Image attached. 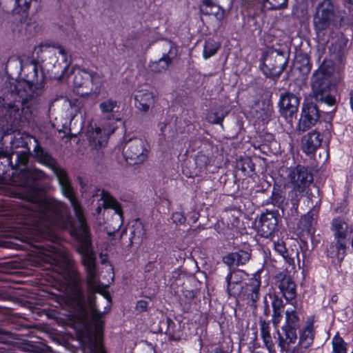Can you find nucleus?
<instances>
[{"mask_svg": "<svg viewBox=\"0 0 353 353\" xmlns=\"http://www.w3.org/2000/svg\"><path fill=\"white\" fill-rule=\"evenodd\" d=\"M34 141V158L56 175L63 195L68 199L73 208L77 226L73 225L68 206L64 203L46 197L43 194L37 181L45 179L47 175L37 168H28L30 151L27 148L12 152L0 150V158H6V163L16 170V173L19 172L14 181L20 187L16 194L22 200L21 206L3 215L1 222L8 228L16 230L22 241L41 248H45L34 243L43 241L58 243L60 238L57 230H68L79 241L77 251L87 273L88 288L93 292H99L101 288L96 274V256L83 210L65 170L59 166L56 159L39 144L36 139Z\"/></svg>", "mask_w": 353, "mask_h": 353, "instance_id": "1", "label": "nucleus"}, {"mask_svg": "<svg viewBox=\"0 0 353 353\" xmlns=\"http://www.w3.org/2000/svg\"><path fill=\"white\" fill-rule=\"evenodd\" d=\"M23 81L6 80L0 90V121L2 137L17 130L30 119L33 110L40 103L43 91L44 77L39 73L37 59L25 61L21 59Z\"/></svg>", "mask_w": 353, "mask_h": 353, "instance_id": "2", "label": "nucleus"}, {"mask_svg": "<svg viewBox=\"0 0 353 353\" xmlns=\"http://www.w3.org/2000/svg\"><path fill=\"white\" fill-rule=\"evenodd\" d=\"M119 108L117 100L107 99L102 101L99 103V109L103 116L108 121V123L103 125V133L99 127L87 132L90 145L93 150H96L99 159L103 157L104 152L102 149L107 143L108 137L114 133L117 128L116 123L120 121V118L115 115V112Z\"/></svg>", "mask_w": 353, "mask_h": 353, "instance_id": "3", "label": "nucleus"}, {"mask_svg": "<svg viewBox=\"0 0 353 353\" xmlns=\"http://www.w3.org/2000/svg\"><path fill=\"white\" fill-rule=\"evenodd\" d=\"M245 274L241 270L230 272L225 278L227 292L230 296H242L250 306L256 307V303L259 299L261 286L260 276H254L244 285Z\"/></svg>", "mask_w": 353, "mask_h": 353, "instance_id": "4", "label": "nucleus"}, {"mask_svg": "<svg viewBox=\"0 0 353 353\" xmlns=\"http://www.w3.org/2000/svg\"><path fill=\"white\" fill-rule=\"evenodd\" d=\"M333 68L323 63L315 71L311 78L312 96L316 101L328 106L336 103V88L330 79Z\"/></svg>", "mask_w": 353, "mask_h": 353, "instance_id": "5", "label": "nucleus"}, {"mask_svg": "<svg viewBox=\"0 0 353 353\" xmlns=\"http://www.w3.org/2000/svg\"><path fill=\"white\" fill-rule=\"evenodd\" d=\"M54 48L57 49L59 54L62 56L63 61L65 63L63 70H66L69 67L70 61L68 59L64 48L59 45L50 46L48 44H40L34 48L33 55H36V59H37V61L39 62L40 67L42 69L50 71L56 67L55 64L57 62Z\"/></svg>", "mask_w": 353, "mask_h": 353, "instance_id": "6", "label": "nucleus"}, {"mask_svg": "<svg viewBox=\"0 0 353 353\" xmlns=\"http://www.w3.org/2000/svg\"><path fill=\"white\" fill-rule=\"evenodd\" d=\"M63 296L65 302L72 306L78 307L82 312L83 318H86L87 312L85 308V298L80 285L79 275L72 272L70 279L63 287Z\"/></svg>", "mask_w": 353, "mask_h": 353, "instance_id": "7", "label": "nucleus"}, {"mask_svg": "<svg viewBox=\"0 0 353 353\" xmlns=\"http://www.w3.org/2000/svg\"><path fill=\"white\" fill-rule=\"evenodd\" d=\"M128 148L125 152L126 160L130 164L143 163L148 157V143L142 139L135 138L127 143Z\"/></svg>", "mask_w": 353, "mask_h": 353, "instance_id": "8", "label": "nucleus"}, {"mask_svg": "<svg viewBox=\"0 0 353 353\" xmlns=\"http://www.w3.org/2000/svg\"><path fill=\"white\" fill-rule=\"evenodd\" d=\"M288 178L295 190L305 192L313 181V176L307 168L303 165H298L290 170Z\"/></svg>", "mask_w": 353, "mask_h": 353, "instance_id": "9", "label": "nucleus"}, {"mask_svg": "<svg viewBox=\"0 0 353 353\" xmlns=\"http://www.w3.org/2000/svg\"><path fill=\"white\" fill-rule=\"evenodd\" d=\"M299 105V98L291 92L281 94L279 101V112L286 121L291 122L296 118Z\"/></svg>", "mask_w": 353, "mask_h": 353, "instance_id": "10", "label": "nucleus"}, {"mask_svg": "<svg viewBox=\"0 0 353 353\" xmlns=\"http://www.w3.org/2000/svg\"><path fill=\"white\" fill-rule=\"evenodd\" d=\"M46 245L47 248L45 249L48 253H45V254L49 255L51 257L52 261H50V263L57 266L60 274L68 271L72 262L69 253L56 245Z\"/></svg>", "mask_w": 353, "mask_h": 353, "instance_id": "11", "label": "nucleus"}, {"mask_svg": "<svg viewBox=\"0 0 353 353\" xmlns=\"http://www.w3.org/2000/svg\"><path fill=\"white\" fill-rule=\"evenodd\" d=\"M287 61L281 54H270L263 59L264 72L274 77H279L284 71Z\"/></svg>", "mask_w": 353, "mask_h": 353, "instance_id": "12", "label": "nucleus"}, {"mask_svg": "<svg viewBox=\"0 0 353 353\" xmlns=\"http://www.w3.org/2000/svg\"><path fill=\"white\" fill-rule=\"evenodd\" d=\"M275 285L287 301L293 300L296 295V285L286 272H281L274 276Z\"/></svg>", "mask_w": 353, "mask_h": 353, "instance_id": "13", "label": "nucleus"}, {"mask_svg": "<svg viewBox=\"0 0 353 353\" xmlns=\"http://www.w3.org/2000/svg\"><path fill=\"white\" fill-rule=\"evenodd\" d=\"M165 46L169 49L167 53L163 54V57L158 61H152L149 67L151 71L154 72H163L166 71L169 65L177 55V48L171 41H166Z\"/></svg>", "mask_w": 353, "mask_h": 353, "instance_id": "14", "label": "nucleus"}, {"mask_svg": "<svg viewBox=\"0 0 353 353\" xmlns=\"http://www.w3.org/2000/svg\"><path fill=\"white\" fill-rule=\"evenodd\" d=\"M320 118V113L317 105L313 103L303 104L301 117L300 119V128L307 130L314 126Z\"/></svg>", "mask_w": 353, "mask_h": 353, "instance_id": "15", "label": "nucleus"}, {"mask_svg": "<svg viewBox=\"0 0 353 353\" xmlns=\"http://www.w3.org/2000/svg\"><path fill=\"white\" fill-rule=\"evenodd\" d=\"M259 232L263 237H269L275 231L278 224V217L274 212L263 213L260 217Z\"/></svg>", "mask_w": 353, "mask_h": 353, "instance_id": "16", "label": "nucleus"}, {"mask_svg": "<svg viewBox=\"0 0 353 353\" xmlns=\"http://www.w3.org/2000/svg\"><path fill=\"white\" fill-rule=\"evenodd\" d=\"M283 334L277 330L278 339L277 343L281 352H288L290 350V346L294 344L297 340V329L281 327Z\"/></svg>", "mask_w": 353, "mask_h": 353, "instance_id": "17", "label": "nucleus"}, {"mask_svg": "<svg viewBox=\"0 0 353 353\" xmlns=\"http://www.w3.org/2000/svg\"><path fill=\"white\" fill-rule=\"evenodd\" d=\"M314 322V316H309L305 321V325L300 330L299 338L300 345L310 347L312 345L315 336Z\"/></svg>", "mask_w": 353, "mask_h": 353, "instance_id": "18", "label": "nucleus"}, {"mask_svg": "<svg viewBox=\"0 0 353 353\" xmlns=\"http://www.w3.org/2000/svg\"><path fill=\"white\" fill-rule=\"evenodd\" d=\"M331 230L333 232L334 239L346 241L347 236L352 232L348 223L342 217H336L332 219Z\"/></svg>", "mask_w": 353, "mask_h": 353, "instance_id": "19", "label": "nucleus"}, {"mask_svg": "<svg viewBox=\"0 0 353 353\" xmlns=\"http://www.w3.org/2000/svg\"><path fill=\"white\" fill-rule=\"evenodd\" d=\"M136 107L141 111L147 112L154 103V96L147 90H138L134 95Z\"/></svg>", "mask_w": 353, "mask_h": 353, "instance_id": "20", "label": "nucleus"}, {"mask_svg": "<svg viewBox=\"0 0 353 353\" xmlns=\"http://www.w3.org/2000/svg\"><path fill=\"white\" fill-rule=\"evenodd\" d=\"M321 134L316 131H312L305 135L302 139V149L306 154H312L321 144Z\"/></svg>", "mask_w": 353, "mask_h": 353, "instance_id": "21", "label": "nucleus"}, {"mask_svg": "<svg viewBox=\"0 0 353 353\" xmlns=\"http://www.w3.org/2000/svg\"><path fill=\"white\" fill-rule=\"evenodd\" d=\"M332 12L330 9L319 6L316 9V13L314 17V24L317 32L326 29L329 25Z\"/></svg>", "mask_w": 353, "mask_h": 353, "instance_id": "22", "label": "nucleus"}, {"mask_svg": "<svg viewBox=\"0 0 353 353\" xmlns=\"http://www.w3.org/2000/svg\"><path fill=\"white\" fill-rule=\"evenodd\" d=\"M101 195L102 203L101 206V205H99L96 208L97 214L101 213L102 208H103L104 210L107 208H111L114 210L115 213L119 216V219L121 220L123 216V212L121 205L108 192L103 191Z\"/></svg>", "mask_w": 353, "mask_h": 353, "instance_id": "23", "label": "nucleus"}, {"mask_svg": "<svg viewBox=\"0 0 353 353\" xmlns=\"http://www.w3.org/2000/svg\"><path fill=\"white\" fill-rule=\"evenodd\" d=\"M335 243H332L327 248V256L332 259H336L341 262L346 255V241L335 239Z\"/></svg>", "mask_w": 353, "mask_h": 353, "instance_id": "24", "label": "nucleus"}, {"mask_svg": "<svg viewBox=\"0 0 353 353\" xmlns=\"http://www.w3.org/2000/svg\"><path fill=\"white\" fill-rule=\"evenodd\" d=\"M97 74L85 70L74 71L73 85L75 88H88L95 79Z\"/></svg>", "mask_w": 353, "mask_h": 353, "instance_id": "25", "label": "nucleus"}, {"mask_svg": "<svg viewBox=\"0 0 353 353\" xmlns=\"http://www.w3.org/2000/svg\"><path fill=\"white\" fill-rule=\"evenodd\" d=\"M250 258V254L243 250L232 252L223 257V262L230 267L239 266L245 264Z\"/></svg>", "mask_w": 353, "mask_h": 353, "instance_id": "26", "label": "nucleus"}, {"mask_svg": "<svg viewBox=\"0 0 353 353\" xmlns=\"http://www.w3.org/2000/svg\"><path fill=\"white\" fill-rule=\"evenodd\" d=\"M301 321L299 314L295 309H287L285 312V322L282 326L298 330Z\"/></svg>", "mask_w": 353, "mask_h": 353, "instance_id": "27", "label": "nucleus"}, {"mask_svg": "<svg viewBox=\"0 0 353 353\" xmlns=\"http://www.w3.org/2000/svg\"><path fill=\"white\" fill-rule=\"evenodd\" d=\"M83 343H88L90 353H107L103 343L97 337H93L89 332L86 334Z\"/></svg>", "mask_w": 353, "mask_h": 353, "instance_id": "28", "label": "nucleus"}, {"mask_svg": "<svg viewBox=\"0 0 353 353\" xmlns=\"http://www.w3.org/2000/svg\"><path fill=\"white\" fill-rule=\"evenodd\" d=\"M220 48V44L214 39H209L205 41L203 50V57L208 59L213 57Z\"/></svg>", "mask_w": 353, "mask_h": 353, "instance_id": "29", "label": "nucleus"}, {"mask_svg": "<svg viewBox=\"0 0 353 353\" xmlns=\"http://www.w3.org/2000/svg\"><path fill=\"white\" fill-rule=\"evenodd\" d=\"M30 28V24L27 22L26 19L16 18L15 21L11 24V28L13 33L22 34L28 31Z\"/></svg>", "mask_w": 353, "mask_h": 353, "instance_id": "30", "label": "nucleus"}, {"mask_svg": "<svg viewBox=\"0 0 353 353\" xmlns=\"http://www.w3.org/2000/svg\"><path fill=\"white\" fill-rule=\"evenodd\" d=\"M201 11L204 15L212 14L214 16L216 20L221 21L225 17V10L221 6L216 5L213 7V9H204L201 8Z\"/></svg>", "mask_w": 353, "mask_h": 353, "instance_id": "31", "label": "nucleus"}, {"mask_svg": "<svg viewBox=\"0 0 353 353\" xmlns=\"http://www.w3.org/2000/svg\"><path fill=\"white\" fill-rule=\"evenodd\" d=\"M130 233L132 239H142L145 234V230L142 223L139 221H135L132 225Z\"/></svg>", "mask_w": 353, "mask_h": 353, "instance_id": "32", "label": "nucleus"}, {"mask_svg": "<svg viewBox=\"0 0 353 353\" xmlns=\"http://www.w3.org/2000/svg\"><path fill=\"white\" fill-rule=\"evenodd\" d=\"M332 347L334 353H347V343L340 336L332 339Z\"/></svg>", "mask_w": 353, "mask_h": 353, "instance_id": "33", "label": "nucleus"}, {"mask_svg": "<svg viewBox=\"0 0 353 353\" xmlns=\"http://www.w3.org/2000/svg\"><path fill=\"white\" fill-rule=\"evenodd\" d=\"M288 0H264V6L270 10H279L286 8Z\"/></svg>", "mask_w": 353, "mask_h": 353, "instance_id": "34", "label": "nucleus"}, {"mask_svg": "<svg viewBox=\"0 0 353 353\" xmlns=\"http://www.w3.org/2000/svg\"><path fill=\"white\" fill-rule=\"evenodd\" d=\"M304 192H305L296 191L295 190V187H292V190L289 192V197L293 208L297 209L300 199Z\"/></svg>", "mask_w": 353, "mask_h": 353, "instance_id": "35", "label": "nucleus"}, {"mask_svg": "<svg viewBox=\"0 0 353 353\" xmlns=\"http://www.w3.org/2000/svg\"><path fill=\"white\" fill-rule=\"evenodd\" d=\"M67 102L72 110V114H74V115H76L81 112V109L83 107L81 101L77 99H68Z\"/></svg>", "mask_w": 353, "mask_h": 353, "instance_id": "36", "label": "nucleus"}, {"mask_svg": "<svg viewBox=\"0 0 353 353\" xmlns=\"http://www.w3.org/2000/svg\"><path fill=\"white\" fill-rule=\"evenodd\" d=\"M271 199L274 205L280 207L283 205L285 198L281 192L274 190L272 193Z\"/></svg>", "mask_w": 353, "mask_h": 353, "instance_id": "37", "label": "nucleus"}, {"mask_svg": "<svg viewBox=\"0 0 353 353\" xmlns=\"http://www.w3.org/2000/svg\"><path fill=\"white\" fill-rule=\"evenodd\" d=\"M274 250L281 254L282 256H285V254H287V249L285 244L283 241L278 240L277 241L273 242Z\"/></svg>", "mask_w": 353, "mask_h": 353, "instance_id": "38", "label": "nucleus"}, {"mask_svg": "<svg viewBox=\"0 0 353 353\" xmlns=\"http://www.w3.org/2000/svg\"><path fill=\"white\" fill-rule=\"evenodd\" d=\"M265 347L268 349L269 353H276L274 343L272 341L271 334L262 338Z\"/></svg>", "mask_w": 353, "mask_h": 353, "instance_id": "39", "label": "nucleus"}, {"mask_svg": "<svg viewBox=\"0 0 353 353\" xmlns=\"http://www.w3.org/2000/svg\"><path fill=\"white\" fill-rule=\"evenodd\" d=\"M224 117H225L224 114L216 111V112H212L209 116V120L212 123L219 124V123H221Z\"/></svg>", "mask_w": 353, "mask_h": 353, "instance_id": "40", "label": "nucleus"}, {"mask_svg": "<svg viewBox=\"0 0 353 353\" xmlns=\"http://www.w3.org/2000/svg\"><path fill=\"white\" fill-rule=\"evenodd\" d=\"M272 306L273 311H283L284 308L283 300L277 296H274L272 302Z\"/></svg>", "mask_w": 353, "mask_h": 353, "instance_id": "41", "label": "nucleus"}, {"mask_svg": "<svg viewBox=\"0 0 353 353\" xmlns=\"http://www.w3.org/2000/svg\"><path fill=\"white\" fill-rule=\"evenodd\" d=\"M282 312L283 311H273L272 322L274 327L276 328L279 326L283 318Z\"/></svg>", "mask_w": 353, "mask_h": 353, "instance_id": "42", "label": "nucleus"}, {"mask_svg": "<svg viewBox=\"0 0 353 353\" xmlns=\"http://www.w3.org/2000/svg\"><path fill=\"white\" fill-rule=\"evenodd\" d=\"M260 332L261 338L270 335L269 323L265 321L261 322Z\"/></svg>", "mask_w": 353, "mask_h": 353, "instance_id": "43", "label": "nucleus"}, {"mask_svg": "<svg viewBox=\"0 0 353 353\" xmlns=\"http://www.w3.org/2000/svg\"><path fill=\"white\" fill-rule=\"evenodd\" d=\"M172 219L175 223L182 224L185 221V217L181 212H176L172 214Z\"/></svg>", "mask_w": 353, "mask_h": 353, "instance_id": "44", "label": "nucleus"}, {"mask_svg": "<svg viewBox=\"0 0 353 353\" xmlns=\"http://www.w3.org/2000/svg\"><path fill=\"white\" fill-rule=\"evenodd\" d=\"M148 307V302L145 300H139L137 302L136 310L140 312L147 310Z\"/></svg>", "mask_w": 353, "mask_h": 353, "instance_id": "45", "label": "nucleus"}, {"mask_svg": "<svg viewBox=\"0 0 353 353\" xmlns=\"http://www.w3.org/2000/svg\"><path fill=\"white\" fill-rule=\"evenodd\" d=\"M310 347H304L299 345V342H298V344L294 347L293 350V353H309Z\"/></svg>", "mask_w": 353, "mask_h": 353, "instance_id": "46", "label": "nucleus"}, {"mask_svg": "<svg viewBox=\"0 0 353 353\" xmlns=\"http://www.w3.org/2000/svg\"><path fill=\"white\" fill-rule=\"evenodd\" d=\"M203 6L201 8L204 9H213V7L216 4L214 2V0H203L202 1Z\"/></svg>", "mask_w": 353, "mask_h": 353, "instance_id": "47", "label": "nucleus"}, {"mask_svg": "<svg viewBox=\"0 0 353 353\" xmlns=\"http://www.w3.org/2000/svg\"><path fill=\"white\" fill-rule=\"evenodd\" d=\"M8 334L9 333L8 332H6L0 328V341L1 342L4 343L7 341Z\"/></svg>", "mask_w": 353, "mask_h": 353, "instance_id": "48", "label": "nucleus"}, {"mask_svg": "<svg viewBox=\"0 0 353 353\" xmlns=\"http://www.w3.org/2000/svg\"><path fill=\"white\" fill-rule=\"evenodd\" d=\"M285 261L286 263H288L289 265H294V260L293 258L289 256L287 254H285V256H283Z\"/></svg>", "mask_w": 353, "mask_h": 353, "instance_id": "49", "label": "nucleus"}, {"mask_svg": "<svg viewBox=\"0 0 353 353\" xmlns=\"http://www.w3.org/2000/svg\"><path fill=\"white\" fill-rule=\"evenodd\" d=\"M92 310L94 317H97L99 316L100 311L97 308L95 305H92Z\"/></svg>", "mask_w": 353, "mask_h": 353, "instance_id": "50", "label": "nucleus"}, {"mask_svg": "<svg viewBox=\"0 0 353 353\" xmlns=\"http://www.w3.org/2000/svg\"><path fill=\"white\" fill-rule=\"evenodd\" d=\"M265 302V310H264V314L265 316H268L269 314H270V309H269V306H268V302L266 300L264 301Z\"/></svg>", "mask_w": 353, "mask_h": 353, "instance_id": "51", "label": "nucleus"}, {"mask_svg": "<svg viewBox=\"0 0 353 353\" xmlns=\"http://www.w3.org/2000/svg\"><path fill=\"white\" fill-rule=\"evenodd\" d=\"M212 353H225L224 350H223L222 349L219 348V347H216L214 350V351L212 352Z\"/></svg>", "mask_w": 353, "mask_h": 353, "instance_id": "52", "label": "nucleus"}, {"mask_svg": "<svg viewBox=\"0 0 353 353\" xmlns=\"http://www.w3.org/2000/svg\"><path fill=\"white\" fill-rule=\"evenodd\" d=\"M89 93H90V92H89V91H85V92H81L80 93V94H81V95H85V94H88Z\"/></svg>", "mask_w": 353, "mask_h": 353, "instance_id": "53", "label": "nucleus"}, {"mask_svg": "<svg viewBox=\"0 0 353 353\" xmlns=\"http://www.w3.org/2000/svg\"><path fill=\"white\" fill-rule=\"evenodd\" d=\"M105 298H106V299H107V302H108V304H110V299L109 296H108V295H106V296H105Z\"/></svg>", "mask_w": 353, "mask_h": 353, "instance_id": "54", "label": "nucleus"}, {"mask_svg": "<svg viewBox=\"0 0 353 353\" xmlns=\"http://www.w3.org/2000/svg\"><path fill=\"white\" fill-rule=\"evenodd\" d=\"M347 3L353 5V0H345Z\"/></svg>", "mask_w": 353, "mask_h": 353, "instance_id": "55", "label": "nucleus"}, {"mask_svg": "<svg viewBox=\"0 0 353 353\" xmlns=\"http://www.w3.org/2000/svg\"><path fill=\"white\" fill-rule=\"evenodd\" d=\"M296 256L298 258V261H299V252L298 251L296 252Z\"/></svg>", "mask_w": 353, "mask_h": 353, "instance_id": "56", "label": "nucleus"}, {"mask_svg": "<svg viewBox=\"0 0 353 353\" xmlns=\"http://www.w3.org/2000/svg\"><path fill=\"white\" fill-rule=\"evenodd\" d=\"M10 143L12 146L15 145V144L12 140L10 141Z\"/></svg>", "mask_w": 353, "mask_h": 353, "instance_id": "57", "label": "nucleus"}, {"mask_svg": "<svg viewBox=\"0 0 353 353\" xmlns=\"http://www.w3.org/2000/svg\"><path fill=\"white\" fill-rule=\"evenodd\" d=\"M333 114H334V113H333L332 112L330 113V117H331V118H332V117H333Z\"/></svg>", "mask_w": 353, "mask_h": 353, "instance_id": "58", "label": "nucleus"}, {"mask_svg": "<svg viewBox=\"0 0 353 353\" xmlns=\"http://www.w3.org/2000/svg\"><path fill=\"white\" fill-rule=\"evenodd\" d=\"M0 353H2V350H1V348L0 347Z\"/></svg>", "mask_w": 353, "mask_h": 353, "instance_id": "59", "label": "nucleus"}]
</instances>
